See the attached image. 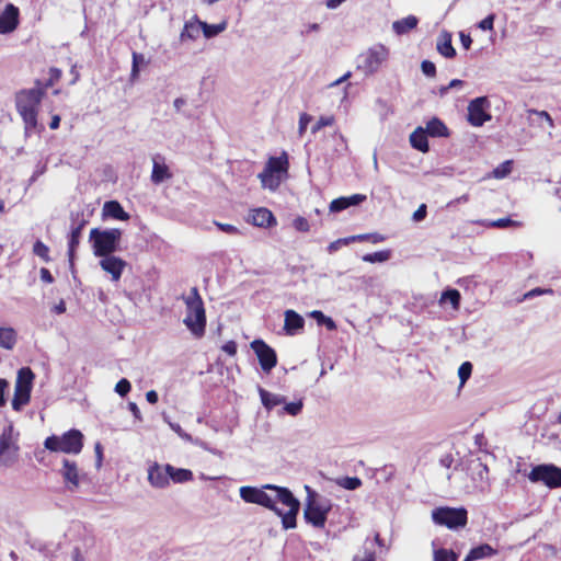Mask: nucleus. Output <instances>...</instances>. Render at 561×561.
Returning <instances> with one entry per match:
<instances>
[{
  "mask_svg": "<svg viewBox=\"0 0 561 561\" xmlns=\"http://www.w3.org/2000/svg\"><path fill=\"white\" fill-rule=\"evenodd\" d=\"M329 209L331 213H340L347 209V204L344 196L337 197L330 203Z\"/></svg>",
  "mask_w": 561,
  "mask_h": 561,
  "instance_id": "obj_54",
  "label": "nucleus"
},
{
  "mask_svg": "<svg viewBox=\"0 0 561 561\" xmlns=\"http://www.w3.org/2000/svg\"><path fill=\"white\" fill-rule=\"evenodd\" d=\"M333 124V117L332 116H322L319 118V121L312 126L311 131L316 134L324 126H330Z\"/></svg>",
  "mask_w": 561,
  "mask_h": 561,
  "instance_id": "obj_60",
  "label": "nucleus"
},
{
  "mask_svg": "<svg viewBox=\"0 0 561 561\" xmlns=\"http://www.w3.org/2000/svg\"><path fill=\"white\" fill-rule=\"evenodd\" d=\"M85 224L87 221L81 219L78 225L71 227V231L68 238V259L71 266L73 265L76 249L80 243L82 230Z\"/></svg>",
  "mask_w": 561,
  "mask_h": 561,
  "instance_id": "obj_21",
  "label": "nucleus"
},
{
  "mask_svg": "<svg viewBox=\"0 0 561 561\" xmlns=\"http://www.w3.org/2000/svg\"><path fill=\"white\" fill-rule=\"evenodd\" d=\"M293 227L300 232H307L310 228L308 220L301 216L294 219Z\"/></svg>",
  "mask_w": 561,
  "mask_h": 561,
  "instance_id": "obj_57",
  "label": "nucleus"
},
{
  "mask_svg": "<svg viewBox=\"0 0 561 561\" xmlns=\"http://www.w3.org/2000/svg\"><path fill=\"white\" fill-rule=\"evenodd\" d=\"M421 70H422L423 75L428 78H433L436 76V66L431 60H427V59L423 60L421 62Z\"/></svg>",
  "mask_w": 561,
  "mask_h": 561,
  "instance_id": "obj_53",
  "label": "nucleus"
},
{
  "mask_svg": "<svg viewBox=\"0 0 561 561\" xmlns=\"http://www.w3.org/2000/svg\"><path fill=\"white\" fill-rule=\"evenodd\" d=\"M419 24V19L415 15H408L401 20L392 23V30L397 35H403L415 28Z\"/></svg>",
  "mask_w": 561,
  "mask_h": 561,
  "instance_id": "obj_27",
  "label": "nucleus"
},
{
  "mask_svg": "<svg viewBox=\"0 0 561 561\" xmlns=\"http://www.w3.org/2000/svg\"><path fill=\"white\" fill-rule=\"evenodd\" d=\"M288 156L284 151L278 157H271L264 169L256 175H288Z\"/></svg>",
  "mask_w": 561,
  "mask_h": 561,
  "instance_id": "obj_16",
  "label": "nucleus"
},
{
  "mask_svg": "<svg viewBox=\"0 0 561 561\" xmlns=\"http://www.w3.org/2000/svg\"><path fill=\"white\" fill-rule=\"evenodd\" d=\"M311 121H312L311 115H309L307 113L300 114L299 126H298V131L300 135H302L307 130V127Z\"/></svg>",
  "mask_w": 561,
  "mask_h": 561,
  "instance_id": "obj_61",
  "label": "nucleus"
},
{
  "mask_svg": "<svg viewBox=\"0 0 561 561\" xmlns=\"http://www.w3.org/2000/svg\"><path fill=\"white\" fill-rule=\"evenodd\" d=\"M201 25L203 34L206 38L216 37L227 28V23L225 21L217 24H208L206 22H203L201 23Z\"/></svg>",
  "mask_w": 561,
  "mask_h": 561,
  "instance_id": "obj_36",
  "label": "nucleus"
},
{
  "mask_svg": "<svg viewBox=\"0 0 561 561\" xmlns=\"http://www.w3.org/2000/svg\"><path fill=\"white\" fill-rule=\"evenodd\" d=\"M336 483L345 490L354 491L362 485V480L357 477H343L337 479Z\"/></svg>",
  "mask_w": 561,
  "mask_h": 561,
  "instance_id": "obj_41",
  "label": "nucleus"
},
{
  "mask_svg": "<svg viewBox=\"0 0 561 561\" xmlns=\"http://www.w3.org/2000/svg\"><path fill=\"white\" fill-rule=\"evenodd\" d=\"M302 408H304V402L301 399L294 401V402L284 403L283 413H286L291 416H296L302 411Z\"/></svg>",
  "mask_w": 561,
  "mask_h": 561,
  "instance_id": "obj_46",
  "label": "nucleus"
},
{
  "mask_svg": "<svg viewBox=\"0 0 561 561\" xmlns=\"http://www.w3.org/2000/svg\"><path fill=\"white\" fill-rule=\"evenodd\" d=\"M115 392L122 398L126 397L131 390V383L128 379L122 378L115 385Z\"/></svg>",
  "mask_w": 561,
  "mask_h": 561,
  "instance_id": "obj_47",
  "label": "nucleus"
},
{
  "mask_svg": "<svg viewBox=\"0 0 561 561\" xmlns=\"http://www.w3.org/2000/svg\"><path fill=\"white\" fill-rule=\"evenodd\" d=\"M469 471L474 482L486 483L489 480L488 466L479 459L472 460L469 465Z\"/></svg>",
  "mask_w": 561,
  "mask_h": 561,
  "instance_id": "obj_26",
  "label": "nucleus"
},
{
  "mask_svg": "<svg viewBox=\"0 0 561 561\" xmlns=\"http://www.w3.org/2000/svg\"><path fill=\"white\" fill-rule=\"evenodd\" d=\"M44 447L53 453L79 454L83 447V434L76 428L62 435H50L45 438Z\"/></svg>",
  "mask_w": 561,
  "mask_h": 561,
  "instance_id": "obj_5",
  "label": "nucleus"
},
{
  "mask_svg": "<svg viewBox=\"0 0 561 561\" xmlns=\"http://www.w3.org/2000/svg\"><path fill=\"white\" fill-rule=\"evenodd\" d=\"M272 492L276 493L278 502L288 506V511L284 512L276 506L272 510L277 516L282 518V525L284 529H293L297 525V515L300 510V502L293 492L285 486H267Z\"/></svg>",
  "mask_w": 561,
  "mask_h": 561,
  "instance_id": "obj_4",
  "label": "nucleus"
},
{
  "mask_svg": "<svg viewBox=\"0 0 561 561\" xmlns=\"http://www.w3.org/2000/svg\"><path fill=\"white\" fill-rule=\"evenodd\" d=\"M432 519L436 525L457 530L463 528L468 522V512L465 507L440 506L432 511Z\"/></svg>",
  "mask_w": 561,
  "mask_h": 561,
  "instance_id": "obj_7",
  "label": "nucleus"
},
{
  "mask_svg": "<svg viewBox=\"0 0 561 561\" xmlns=\"http://www.w3.org/2000/svg\"><path fill=\"white\" fill-rule=\"evenodd\" d=\"M103 217L113 218L116 220L126 221L130 218V215L126 213L117 201H107L103 205Z\"/></svg>",
  "mask_w": 561,
  "mask_h": 561,
  "instance_id": "obj_22",
  "label": "nucleus"
},
{
  "mask_svg": "<svg viewBox=\"0 0 561 561\" xmlns=\"http://www.w3.org/2000/svg\"><path fill=\"white\" fill-rule=\"evenodd\" d=\"M514 160H505L500 163L496 168H494L491 172L486 173V175H510L513 171Z\"/></svg>",
  "mask_w": 561,
  "mask_h": 561,
  "instance_id": "obj_42",
  "label": "nucleus"
},
{
  "mask_svg": "<svg viewBox=\"0 0 561 561\" xmlns=\"http://www.w3.org/2000/svg\"><path fill=\"white\" fill-rule=\"evenodd\" d=\"M34 374L30 367H22L18 371L15 386H21L24 389L32 391Z\"/></svg>",
  "mask_w": 561,
  "mask_h": 561,
  "instance_id": "obj_34",
  "label": "nucleus"
},
{
  "mask_svg": "<svg viewBox=\"0 0 561 561\" xmlns=\"http://www.w3.org/2000/svg\"><path fill=\"white\" fill-rule=\"evenodd\" d=\"M433 561H458V554L451 549H435L433 551Z\"/></svg>",
  "mask_w": 561,
  "mask_h": 561,
  "instance_id": "obj_39",
  "label": "nucleus"
},
{
  "mask_svg": "<svg viewBox=\"0 0 561 561\" xmlns=\"http://www.w3.org/2000/svg\"><path fill=\"white\" fill-rule=\"evenodd\" d=\"M49 78L44 84V90L53 87L61 78L62 71L59 68L51 67L48 71Z\"/></svg>",
  "mask_w": 561,
  "mask_h": 561,
  "instance_id": "obj_50",
  "label": "nucleus"
},
{
  "mask_svg": "<svg viewBox=\"0 0 561 561\" xmlns=\"http://www.w3.org/2000/svg\"><path fill=\"white\" fill-rule=\"evenodd\" d=\"M351 239H352V242H355V241H359V242L369 241L371 243H380V242L385 241V237L382 234H380V233H377V232L351 236Z\"/></svg>",
  "mask_w": 561,
  "mask_h": 561,
  "instance_id": "obj_43",
  "label": "nucleus"
},
{
  "mask_svg": "<svg viewBox=\"0 0 561 561\" xmlns=\"http://www.w3.org/2000/svg\"><path fill=\"white\" fill-rule=\"evenodd\" d=\"M122 234L123 232L118 228L103 230L99 228L91 229L89 241L92 244L94 255L102 257L116 252L119 249Z\"/></svg>",
  "mask_w": 561,
  "mask_h": 561,
  "instance_id": "obj_3",
  "label": "nucleus"
},
{
  "mask_svg": "<svg viewBox=\"0 0 561 561\" xmlns=\"http://www.w3.org/2000/svg\"><path fill=\"white\" fill-rule=\"evenodd\" d=\"M201 21L197 20L195 16L194 20L187 21L184 24L183 31L181 32V39H195L199 36V33L202 31Z\"/></svg>",
  "mask_w": 561,
  "mask_h": 561,
  "instance_id": "obj_32",
  "label": "nucleus"
},
{
  "mask_svg": "<svg viewBox=\"0 0 561 561\" xmlns=\"http://www.w3.org/2000/svg\"><path fill=\"white\" fill-rule=\"evenodd\" d=\"M427 134L422 126H419L411 135H410V144L411 146L421 151L427 152L430 150V145L427 140Z\"/></svg>",
  "mask_w": 561,
  "mask_h": 561,
  "instance_id": "obj_25",
  "label": "nucleus"
},
{
  "mask_svg": "<svg viewBox=\"0 0 561 561\" xmlns=\"http://www.w3.org/2000/svg\"><path fill=\"white\" fill-rule=\"evenodd\" d=\"M44 96V89L35 87L27 90H21L15 95V106L21 115L26 136L41 134L44 126L38 123V106Z\"/></svg>",
  "mask_w": 561,
  "mask_h": 561,
  "instance_id": "obj_1",
  "label": "nucleus"
},
{
  "mask_svg": "<svg viewBox=\"0 0 561 561\" xmlns=\"http://www.w3.org/2000/svg\"><path fill=\"white\" fill-rule=\"evenodd\" d=\"M472 364L470 362H463L458 368V376L460 383L463 385L471 376Z\"/></svg>",
  "mask_w": 561,
  "mask_h": 561,
  "instance_id": "obj_49",
  "label": "nucleus"
},
{
  "mask_svg": "<svg viewBox=\"0 0 561 561\" xmlns=\"http://www.w3.org/2000/svg\"><path fill=\"white\" fill-rule=\"evenodd\" d=\"M145 62V57L142 54H139V53H136L134 51L133 53V65H131V72H130V77L133 79L137 78L138 75H139V65L144 64Z\"/></svg>",
  "mask_w": 561,
  "mask_h": 561,
  "instance_id": "obj_51",
  "label": "nucleus"
},
{
  "mask_svg": "<svg viewBox=\"0 0 561 561\" xmlns=\"http://www.w3.org/2000/svg\"><path fill=\"white\" fill-rule=\"evenodd\" d=\"M164 421L168 422L171 430L174 431L180 437L184 438L187 442L192 440V436L184 432L180 424L170 422L165 415Z\"/></svg>",
  "mask_w": 561,
  "mask_h": 561,
  "instance_id": "obj_56",
  "label": "nucleus"
},
{
  "mask_svg": "<svg viewBox=\"0 0 561 561\" xmlns=\"http://www.w3.org/2000/svg\"><path fill=\"white\" fill-rule=\"evenodd\" d=\"M20 11L12 3H7L0 11V34L12 33L19 25Z\"/></svg>",
  "mask_w": 561,
  "mask_h": 561,
  "instance_id": "obj_15",
  "label": "nucleus"
},
{
  "mask_svg": "<svg viewBox=\"0 0 561 561\" xmlns=\"http://www.w3.org/2000/svg\"><path fill=\"white\" fill-rule=\"evenodd\" d=\"M5 184L8 185V188L10 192L12 190L14 191L13 196H12L13 203H16L18 201H20L27 190V186H25L24 184H22V185L14 184L12 179L7 181Z\"/></svg>",
  "mask_w": 561,
  "mask_h": 561,
  "instance_id": "obj_44",
  "label": "nucleus"
},
{
  "mask_svg": "<svg viewBox=\"0 0 561 561\" xmlns=\"http://www.w3.org/2000/svg\"><path fill=\"white\" fill-rule=\"evenodd\" d=\"M184 301L187 312L183 323L194 336L202 337L206 329V312L197 287L191 288L190 295Z\"/></svg>",
  "mask_w": 561,
  "mask_h": 561,
  "instance_id": "obj_2",
  "label": "nucleus"
},
{
  "mask_svg": "<svg viewBox=\"0 0 561 561\" xmlns=\"http://www.w3.org/2000/svg\"><path fill=\"white\" fill-rule=\"evenodd\" d=\"M490 101L486 96H478L470 101L468 105V122L474 126H483L491 119V114L488 112Z\"/></svg>",
  "mask_w": 561,
  "mask_h": 561,
  "instance_id": "obj_12",
  "label": "nucleus"
},
{
  "mask_svg": "<svg viewBox=\"0 0 561 561\" xmlns=\"http://www.w3.org/2000/svg\"><path fill=\"white\" fill-rule=\"evenodd\" d=\"M248 221L256 227H271L276 224L273 213L264 207L253 209Z\"/></svg>",
  "mask_w": 561,
  "mask_h": 561,
  "instance_id": "obj_20",
  "label": "nucleus"
},
{
  "mask_svg": "<svg viewBox=\"0 0 561 561\" xmlns=\"http://www.w3.org/2000/svg\"><path fill=\"white\" fill-rule=\"evenodd\" d=\"M533 483H542L549 489L561 488V468L553 463L534 466L527 474Z\"/></svg>",
  "mask_w": 561,
  "mask_h": 561,
  "instance_id": "obj_9",
  "label": "nucleus"
},
{
  "mask_svg": "<svg viewBox=\"0 0 561 561\" xmlns=\"http://www.w3.org/2000/svg\"><path fill=\"white\" fill-rule=\"evenodd\" d=\"M33 253L36 256L41 257L45 262H49L50 261V257H49V254H48L49 253V249L41 240L35 241V243L33 245Z\"/></svg>",
  "mask_w": 561,
  "mask_h": 561,
  "instance_id": "obj_45",
  "label": "nucleus"
},
{
  "mask_svg": "<svg viewBox=\"0 0 561 561\" xmlns=\"http://www.w3.org/2000/svg\"><path fill=\"white\" fill-rule=\"evenodd\" d=\"M495 14L491 13L478 23V27L482 31H492L494 25Z\"/></svg>",
  "mask_w": 561,
  "mask_h": 561,
  "instance_id": "obj_58",
  "label": "nucleus"
},
{
  "mask_svg": "<svg viewBox=\"0 0 561 561\" xmlns=\"http://www.w3.org/2000/svg\"><path fill=\"white\" fill-rule=\"evenodd\" d=\"M151 175H170L169 168L165 163V159L161 154H154L152 157V171Z\"/></svg>",
  "mask_w": 561,
  "mask_h": 561,
  "instance_id": "obj_37",
  "label": "nucleus"
},
{
  "mask_svg": "<svg viewBox=\"0 0 561 561\" xmlns=\"http://www.w3.org/2000/svg\"><path fill=\"white\" fill-rule=\"evenodd\" d=\"M490 226L494 228L505 229L508 227H517L519 226V222L511 219L510 217H505L491 221Z\"/></svg>",
  "mask_w": 561,
  "mask_h": 561,
  "instance_id": "obj_52",
  "label": "nucleus"
},
{
  "mask_svg": "<svg viewBox=\"0 0 561 561\" xmlns=\"http://www.w3.org/2000/svg\"><path fill=\"white\" fill-rule=\"evenodd\" d=\"M266 486H277L276 484H264L261 488L252 486V485H243L239 489L240 497L249 504H256L263 506L267 510H275L276 502L278 501L276 497V493L268 494L266 490L271 491Z\"/></svg>",
  "mask_w": 561,
  "mask_h": 561,
  "instance_id": "obj_8",
  "label": "nucleus"
},
{
  "mask_svg": "<svg viewBox=\"0 0 561 561\" xmlns=\"http://www.w3.org/2000/svg\"><path fill=\"white\" fill-rule=\"evenodd\" d=\"M16 331L11 327H0V347L12 350L16 344Z\"/></svg>",
  "mask_w": 561,
  "mask_h": 561,
  "instance_id": "obj_31",
  "label": "nucleus"
},
{
  "mask_svg": "<svg viewBox=\"0 0 561 561\" xmlns=\"http://www.w3.org/2000/svg\"><path fill=\"white\" fill-rule=\"evenodd\" d=\"M284 331L287 335L294 336L302 332L305 328V319L301 314L293 309L284 312Z\"/></svg>",
  "mask_w": 561,
  "mask_h": 561,
  "instance_id": "obj_17",
  "label": "nucleus"
},
{
  "mask_svg": "<svg viewBox=\"0 0 561 561\" xmlns=\"http://www.w3.org/2000/svg\"><path fill=\"white\" fill-rule=\"evenodd\" d=\"M391 256L389 250L377 251L374 253H367L363 255L362 260L367 263H383L387 262Z\"/></svg>",
  "mask_w": 561,
  "mask_h": 561,
  "instance_id": "obj_38",
  "label": "nucleus"
},
{
  "mask_svg": "<svg viewBox=\"0 0 561 561\" xmlns=\"http://www.w3.org/2000/svg\"><path fill=\"white\" fill-rule=\"evenodd\" d=\"M437 51L445 58H454L456 56V49L451 43V34L447 31H443L438 36L436 44Z\"/></svg>",
  "mask_w": 561,
  "mask_h": 561,
  "instance_id": "obj_23",
  "label": "nucleus"
},
{
  "mask_svg": "<svg viewBox=\"0 0 561 561\" xmlns=\"http://www.w3.org/2000/svg\"><path fill=\"white\" fill-rule=\"evenodd\" d=\"M259 394L266 410H272L274 407L285 403L286 400L284 396L272 393L261 387H259Z\"/></svg>",
  "mask_w": 561,
  "mask_h": 561,
  "instance_id": "obj_29",
  "label": "nucleus"
},
{
  "mask_svg": "<svg viewBox=\"0 0 561 561\" xmlns=\"http://www.w3.org/2000/svg\"><path fill=\"white\" fill-rule=\"evenodd\" d=\"M255 353L259 364L264 373H270L277 365V355L273 347L261 339H255L250 344Z\"/></svg>",
  "mask_w": 561,
  "mask_h": 561,
  "instance_id": "obj_13",
  "label": "nucleus"
},
{
  "mask_svg": "<svg viewBox=\"0 0 561 561\" xmlns=\"http://www.w3.org/2000/svg\"><path fill=\"white\" fill-rule=\"evenodd\" d=\"M376 556L373 549L365 548L363 556H355L353 561H375Z\"/></svg>",
  "mask_w": 561,
  "mask_h": 561,
  "instance_id": "obj_63",
  "label": "nucleus"
},
{
  "mask_svg": "<svg viewBox=\"0 0 561 561\" xmlns=\"http://www.w3.org/2000/svg\"><path fill=\"white\" fill-rule=\"evenodd\" d=\"M261 185L263 188L270 190L271 192H276L282 183V178H260Z\"/></svg>",
  "mask_w": 561,
  "mask_h": 561,
  "instance_id": "obj_48",
  "label": "nucleus"
},
{
  "mask_svg": "<svg viewBox=\"0 0 561 561\" xmlns=\"http://www.w3.org/2000/svg\"><path fill=\"white\" fill-rule=\"evenodd\" d=\"M427 215V207L425 204H421L419 208L413 213L412 219L415 222H420L425 219Z\"/></svg>",
  "mask_w": 561,
  "mask_h": 561,
  "instance_id": "obj_62",
  "label": "nucleus"
},
{
  "mask_svg": "<svg viewBox=\"0 0 561 561\" xmlns=\"http://www.w3.org/2000/svg\"><path fill=\"white\" fill-rule=\"evenodd\" d=\"M31 399V390L24 389L21 386L14 388V397L12 400V409L21 411L22 408L28 403Z\"/></svg>",
  "mask_w": 561,
  "mask_h": 561,
  "instance_id": "obj_33",
  "label": "nucleus"
},
{
  "mask_svg": "<svg viewBox=\"0 0 561 561\" xmlns=\"http://www.w3.org/2000/svg\"><path fill=\"white\" fill-rule=\"evenodd\" d=\"M308 492L307 502L304 510L306 523L316 528H323L331 511V503L328 499H317V494L306 485Z\"/></svg>",
  "mask_w": 561,
  "mask_h": 561,
  "instance_id": "obj_6",
  "label": "nucleus"
},
{
  "mask_svg": "<svg viewBox=\"0 0 561 561\" xmlns=\"http://www.w3.org/2000/svg\"><path fill=\"white\" fill-rule=\"evenodd\" d=\"M100 265L103 271L111 274L113 282H117L122 277L123 271L126 266V262L118 256L106 255L102 256Z\"/></svg>",
  "mask_w": 561,
  "mask_h": 561,
  "instance_id": "obj_18",
  "label": "nucleus"
},
{
  "mask_svg": "<svg viewBox=\"0 0 561 561\" xmlns=\"http://www.w3.org/2000/svg\"><path fill=\"white\" fill-rule=\"evenodd\" d=\"M388 49L383 45H376L357 58V68L365 75H371L378 70L387 59Z\"/></svg>",
  "mask_w": 561,
  "mask_h": 561,
  "instance_id": "obj_10",
  "label": "nucleus"
},
{
  "mask_svg": "<svg viewBox=\"0 0 561 561\" xmlns=\"http://www.w3.org/2000/svg\"><path fill=\"white\" fill-rule=\"evenodd\" d=\"M308 316L312 318L318 325H323L329 331H334L337 328L335 321L331 317L325 316L321 310H312Z\"/></svg>",
  "mask_w": 561,
  "mask_h": 561,
  "instance_id": "obj_35",
  "label": "nucleus"
},
{
  "mask_svg": "<svg viewBox=\"0 0 561 561\" xmlns=\"http://www.w3.org/2000/svg\"><path fill=\"white\" fill-rule=\"evenodd\" d=\"M426 131L427 136L431 137H448L449 136V129L446 126V124L438 117H432L427 123L426 126L423 127Z\"/></svg>",
  "mask_w": 561,
  "mask_h": 561,
  "instance_id": "obj_24",
  "label": "nucleus"
},
{
  "mask_svg": "<svg viewBox=\"0 0 561 561\" xmlns=\"http://www.w3.org/2000/svg\"><path fill=\"white\" fill-rule=\"evenodd\" d=\"M59 473L69 491L73 492L79 488L81 474L76 461L64 458Z\"/></svg>",
  "mask_w": 561,
  "mask_h": 561,
  "instance_id": "obj_14",
  "label": "nucleus"
},
{
  "mask_svg": "<svg viewBox=\"0 0 561 561\" xmlns=\"http://www.w3.org/2000/svg\"><path fill=\"white\" fill-rule=\"evenodd\" d=\"M19 446L14 439L13 426H5L0 435V466L10 467L18 459Z\"/></svg>",
  "mask_w": 561,
  "mask_h": 561,
  "instance_id": "obj_11",
  "label": "nucleus"
},
{
  "mask_svg": "<svg viewBox=\"0 0 561 561\" xmlns=\"http://www.w3.org/2000/svg\"><path fill=\"white\" fill-rule=\"evenodd\" d=\"M460 293L457 289L449 288L442 293L440 302H450V305L457 309L460 304Z\"/></svg>",
  "mask_w": 561,
  "mask_h": 561,
  "instance_id": "obj_40",
  "label": "nucleus"
},
{
  "mask_svg": "<svg viewBox=\"0 0 561 561\" xmlns=\"http://www.w3.org/2000/svg\"><path fill=\"white\" fill-rule=\"evenodd\" d=\"M167 472L169 473V481L172 480L174 483H184L193 480V472L190 469L175 468L167 463Z\"/></svg>",
  "mask_w": 561,
  "mask_h": 561,
  "instance_id": "obj_30",
  "label": "nucleus"
},
{
  "mask_svg": "<svg viewBox=\"0 0 561 561\" xmlns=\"http://www.w3.org/2000/svg\"><path fill=\"white\" fill-rule=\"evenodd\" d=\"M529 113L530 114H535V115L539 116L541 119L546 121L551 128L554 127L553 119H552L551 115L548 112L530 110Z\"/></svg>",
  "mask_w": 561,
  "mask_h": 561,
  "instance_id": "obj_64",
  "label": "nucleus"
},
{
  "mask_svg": "<svg viewBox=\"0 0 561 561\" xmlns=\"http://www.w3.org/2000/svg\"><path fill=\"white\" fill-rule=\"evenodd\" d=\"M345 202L347 204V208L358 206L363 202L367 199V196L365 194H353L350 196H344Z\"/></svg>",
  "mask_w": 561,
  "mask_h": 561,
  "instance_id": "obj_55",
  "label": "nucleus"
},
{
  "mask_svg": "<svg viewBox=\"0 0 561 561\" xmlns=\"http://www.w3.org/2000/svg\"><path fill=\"white\" fill-rule=\"evenodd\" d=\"M497 553L496 549H494L489 543H481L477 547H473L468 552V561L481 560L488 557H493Z\"/></svg>",
  "mask_w": 561,
  "mask_h": 561,
  "instance_id": "obj_28",
  "label": "nucleus"
},
{
  "mask_svg": "<svg viewBox=\"0 0 561 561\" xmlns=\"http://www.w3.org/2000/svg\"><path fill=\"white\" fill-rule=\"evenodd\" d=\"M148 481L153 488L163 489L169 485V473L167 472V465L160 466L153 463L148 469Z\"/></svg>",
  "mask_w": 561,
  "mask_h": 561,
  "instance_id": "obj_19",
  "label": "nucleus"
},
{
  "mask_svg": "<svg viewBox=\"0 0 561 561\" xmlns=\"http://www.w3.org/2000/svg\"><path fill=\"white\" fill-rule=\"evenodd\" d=\"M350 243H352L351 237L337 239L329 244L328 251L330 253H333V252L337 251L341 247L347 245Z\"/></svg>",
  "mask_w": 561,
  "mask_h": 561,
  "instance_id": "obj_59",
  "label": "nucleus"
}]
</instances>
